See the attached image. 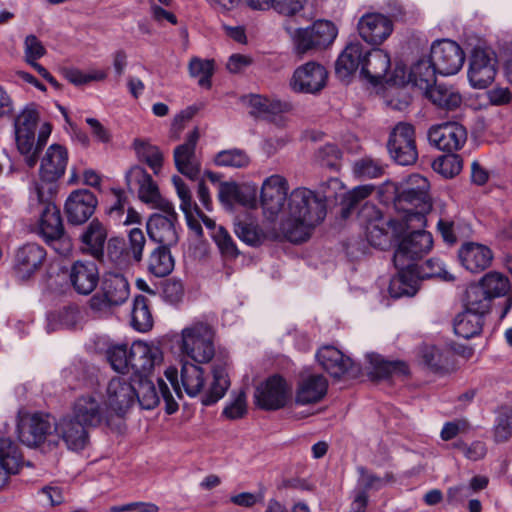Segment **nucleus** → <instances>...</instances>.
Here are the masks:
<instances>
[{"mask_svg":"<svg viewBox=\"0 0 512 512\" xmlns=\"http://www.w3.org/2000/svg\"><path fill=\"white\" fill-rule=\"evenodd\" d=\"M432 167L445 178H453L461 172L463 160L460 155L450 152L435 159Z\"/></svg>","mask_w":512,"mask_h":512,"instance_id":"55","label":"nucleus"},{"mask_svg":"<svg viewBox=\"0 0 512 512\" xmlns=\"http://www.w3.org/2000/svg\"><path fill=\"white\" fill-rule=\"evenodd\" d=\"M47 253L43 246L29 242L15 251L12 270L19 282H27L42 269Z\"/></svg>","mask_w":512,"mask_h":512,"instance_id":"11","label":"nucleus"},{"mask_svg":"<svg viewBox=\"0 0 512 512\" xmlns=\"http://www.w3.org/2000/svg\"><path fill=\"white\" fill-rule=\"evenodd\" d=\"M419 281L429 278H440L445 281H453L454 277L445 269L438 258H430L422 265L416 263L413 269Z\"/></svg>","mask_w":512,"mask_h":512,"instance_id":"54","label":"nucleus"},{"mask_svg":"<svg viewBox=\"0 0 512 512\" xmlns=\"http://www.w3.org/2000/svg\"><path fill=\"white\" fill-rule=\"evenodd\" d=\"M130 294L127 279L119 273H105L100 282V290L89 300V307L94 312H105L113 306L125 303Z\"/></svg>","mask_w":512,"mask_h":512,"instance_id":"6","label":"nucleus"},{"mask_svg":"<svg viewBox=\"0 0 512 512\" xmlns=\"http://www.w3.org/2000/svg\"><path fill=\"white\" fill-rule=\"evenodd\" d=\"M249 157L245 151L241 149H229L220 151L214 158L217 166L242 168L249 164Z\"/></svg>","mask_w":512,"mask_h":512,"instance_id":"59","label":"nucleus"},{"mask_svg":"<svg viewBox=\"0 0 512 512\" xmlns=\"http://www.w3.org/2000/svg\"><path fill=\"white\" fill-rule=\"evenodd\" d=\"M175 216L163 217V214H152L146 223V230L149 239L157 245L176 246L179 242V235Z\"/></svg>","mask_w":512,"mask_h":512,"instance_id":"25","label":"nucleus"},{"mask_svg":"<svg viewBox=\"0 0 512 512\" xmlns=\"http://www.w3.org/2000/svg\"><path fill=\"white\" fill-rule=\"evenodd\" d=\"M126 181L130 188L133 181L138 185L139 198L144 202H152L159 197L156 183L141 166L132 167L126 174Z\"/></svg>","mask_w":512,"mask_h":512,"instance_id":"36","label":"nucleus"},{"mask_svg":"<svg viewBox=\"0 0 512 512\" xmlns=\"http://www.w3.org/2000/svg\"><path fill=\"white\" fill-rule=\"evenodd\" d=\"M366 358L370 365L369 374L375 379H387L393 375H406L408 366L401 361H387L381 355L369 353Z\"/></svg>","mask_w":512,"mask_h":512,"instance_id":"38","label":"nucleus"},{"mask_svg":"<svg viewBox=\"0 0 512 512\" xmlns=\"http://www.w3.org/2000/svg\"><path fill=\"white\" fill-rule=\"evenodd\" d=\"M163 355L159 347L142 341L130 346V369L136 377L150 376L155 366L160 365Z\"/></svg>","mask_w":512,"mask_h":512,"instance_id":"22","label":"nucleus"},{"mask_svg":"<svg viewBox=\"0 0 512 512\" xmlns=\"http://www.w3.org/2000/svg\"><path fill=\"white\" fill-rule=\"evenodd\" d=\"M436 74L438 70L430 58L423 57L417 60L410 69L409 81L426 92L428 89L436 85Z\"/></svg>","mask_w":512,"mask_h":512,"instance_id":"37","label":"nucleus"},{"mask_svg":"<svg viewBox=\"0 0 512 512\" xmlns=\"http://www.w3.org/2000/svg\"><path fill=\"white\" fill-rule=\"evenodd\" d=\"M106 239L107 231L105 227L98 219H94L81 235L82 250L96 260L102 261Z\"/></svg>","mask_w":512,"mask_h":512,"instance_id":"33","label":"nucleus"},{"mask_svg":"<svg viewBox=\"0 0 512 512\" xmlns=\"http://www.w3.org/2000/svg\"><path fill=\"white\" fill-rule=\"evenodd\" d=\"M387 225L398 240L393 256L394 266L415 268L416 263L432 249V234L424 230L425 227H414L411 223H399L398 220H389Z\"/></svg>","mask_w":512,"mask_h":512,"instance_id":"4","label":"nucleus"},{"mask_svg":"<svg viewBox=\"0 0 512 512\" xmlns=\"http://www.w3.org/2000/svg\"><path fill=\"white\" fill-rule=\"evenodd\" d=\"M211 237L213 238L223 257L228 259H235L240 254V251L238 250L231 235L223 226H219L215 232H212Z\"/></svg>","mask_w":512,"mask_h":512,"instance_id":"61","label":"nucleus"},{"mask_svg":"<svg viewBox=\"0 0 512 512\" xmlns=\"http://www.w3.org/2000/svg\"><path fill=\"white\" fill-rule=\"evenodd\" d=\"M429 56L438 74L443 76L458 73L465 61V53L460 45L449 39L435 41Z\"/></svg>","mask_w":512,"mask_h":512,"instance_id":"12","label":"nucleus"},{"mask_svg":"<svg viewBox=\"0 0 512 512\" xmlns=\"http://www.w3.org/2000/svg\"><path fill=\"white\" fill-rule=\"evenodd\" d=\"M316 358L323 369L334 378H341L345 374L355 377L360 372V366L334 346L322 347L316 353Z\"/></svg>","mask_w":512,"mask_h":512,"instance_id":"20","label":"nucleus"},{"mask_svg":"<svg viewBox=\"0 0 512 512\" xmlns=\"http://www.w3.org/2000/svg\"><path fill=\"white\" fill-rule=\"evenodd\" d=\"M133 145L139 160L145 162L154 174H158L163 164V154L160 149L140 139H135Z\"/></svg>","mask_w":512,"mask_h":512,"instance_id":"50","label":"nucleus"},{"mask_svg":"<svg viewBox=\"0 0 512 512\" xmlns=\"http://www.w3.org/2000/svg\"><path fill=\"white\" fill-rule=\"evenodd\" d=\"M497 73L496 53L490 48L476 46L469 59L468 79L473 88H487Z\"/></svg>","mask_w":512,"mask_h":512,"instance_id":"10","label":"nucleus"},{"mask_svg":"<svg viewBox=\"0 0 512 512\" xmlns=\"http://www.w3.org/2000/svg\"><path fill=\"white\" fill-rule=\"evenodd\" d=\"M484 317V315L464 309L454 319L455 333L464 339L479 335L483 329Z\"/></svg>","mask_w":512,"mask_h":512,"instance_id":"41","label":"nucleus"},{"mask_svg":"<svg viewBox=\"0 0 512 512\" xmlns=\"http://www.w3.org/2000/svg\"><path fill=\"white\" fill-rule=\"evenodd\" d=\"M430 184L425 177L412 175L405 185L394 187L393 205L399 215L390 220L426 227V215L432 210Z\"/></svg>","mask_w":512,"mask_h":512,"instance_id":"2","label":"nucleus"},{"mask_svg":"<svg viewBox=\"0 0 512 512\" xmlns=\"http://www.w3.org/2000/svg\"><path fill=\"white\" fill-rule=\"evenodd\" d=\"M290 396V387L286 380L278 375L268 377L257 386L254 397L256 405L266 411L283 408Z\"/></svg>","mask_w":512,"mask_h":512,"instance_id":"13","label":"nucleus"},{"mask_svg":"<svg viewBox=\"0 0 512 512\" xmlns=\"http://www.w3.org/2000/svg\"><path fill=\"white\" fill-rule=\"evenodd\" d=\"M390 68V57L381 49L365 51L361 74L373 84H379Z\"/></svg>","mask_w":512,"mask_h":512,"instance_id":"31","label":"nucleus"},{"mask_svg":"<svg viewBox=\"0 0 512 512\" xmlns=\"http://www.w3.org/2000/svg\"><path fill=\"white\" fill-rule=\"evenodd\" d=\"M385 166L380 160L363 157L353 164V173L360 179L379 178L384 174Z\"/></svg>","mask_w":512,"mask_h":512,"instance_id":"56","label":"nucleus"},{"mask_svg":"<svg viewBox=\"0 0 512 512\" xmlns=\"http://www.w3.org/2000/svg\"><path fill=\"white\" fill-rule=\"evenodd\" d=\"M153 323L148 299L143 295H137L133 300L131 311L132 327L139 332H148L152 329Z\"/></svg>","mask_w":512,"mask_h":512,"instance_id":"45","label":"nucleus"},{"mask_svg":"<svg viewBox=\"0 0 512 512\" xmlns=\"http://www.w3.org/2000/svg\"><path fill=\"white\" fill-rule=\"evenodd\" d=\"M428 140L439 150L453 152L461 149L466 143L467 131L458 122H444L429 129Z\"/></svg>","mask_w":512,"mask_h":512,"instance_id":"17","label":"nucleus"},{"mask_svg":"<svg viewBox=\"0 0 512 512\" xmlns=\"http://www.w3.org/2000/svg\"><path fill=\"white\" fill-rule=\"evenodd\" d=\"M364 55L365 51L361 43L348 44L335 63V73L337 77L344 80L355 73L358 68H360L361 71Z\"/></svg>","mask_w":512,"mask_h":512,"instance_id":"32","label":"nucleus"},{"mask_svg":"<svg viewBox=\"0 0 512 512\" xmlns=\"http://www.w3.org/2000/svg\"><path fill=\"white\" fill-rule=\"evenodd\" d=\"M172 246L157 245L147 259V270L156 277L168 276L174 269L175 260L171 254Z\"/></svg>","mask_w":512,"mask_h":512,"instance_id":"39","label":"nucleus"},{"mask_svg":"<svg viewBox=\"0 0 512 512\" xmlns=\"http://www.w3.org/2000/svg\"><path fill=\"white\" fill-rule=\"evenodd\" d=\"M0 463L10 473H18L22 468L23 456L19 446L10 438H0Z\"/></svg>","mask_w":512,"mask_h":512,"instance_id":"47","label":"nucleus"},{"mask_svg":"<svg viewBox=\"0 0 512 512\" xmlns=\"http://www.w3.org/2000/svg\"><path fill=\"white\" fill-rule=\"evenodd\" d=\"M492 301V298L478 282L467 287L464 298L465 309L486 316L490 312Z\"/></svg>","mask_w":512,"mask_h":512,"instance_id":"43","label":"nucleus"},{"mask_svg":"<svg viewBox=\"0 0 512 512\" xmlns=\"http://www.w3.org/2000/svg\"><path fill=\"white\" fill-rule=\"evenodd\" d=\"M288 182L280 175L266 178L261 187V205L268 218L273 219L279 212L284 211L288 199Z\"/></svg>","mask_w":512,"mask_h":512,"instance_id":"15","label":"nucleus"},{"mask_svg":"<svg viewBox=\"0 0 512 512\" xmlns=\"http://www.w3.org/2000/svg\"><path fill=\"white\" fill-rule=\"evenodd\" d=\"M107 404L119 416H123L136 403V386L125 376L113 377L106 388Z\"/></svg>","mask_w":512,"mask_h":512,"instance_id":"18","label":"nucleus"},{"mask_svg":"<svg viewBox=\"0 0 512 512\" xmlns=\"http://www.w3.org/2000/svg\"><path fill=\"white\" fill-rule=\"evenodd\" d=\"M98 200L88 189L72 191L66 199L64 211L67 221L73 225H81L94 214Z\"/></svg>","mask_w":512,"mask_h":512,"instance_id":"19","label":"nucleus"},{"mask_svg":"<svg viewBox=\"0 0 512 512\" xmlns=\"http://www.w3.org/2000/svg\"><path fill=\"white\" fill-rule=\"evenodd\" d=\"M100 281L99 269L93 261H75L69 270V283L80 295H89Z\"/></svg>","mask_w":512,"mask_h":512,"instance_id":"24","label":"nucleus"},{"mask_svg":"<svg viewBox=\"0 0 512 512\" xmlns=\"http://www.w3.org/2000/svg\"><path fill=\"white\" fill-rule=\"evenodd\" d=\"M15 141L19 152L25 156V163L29 168H34L38 162L35 150V132L15 133Z\"/></svg>","mask_w":512,"mask_h":512,"instance_id":"57","label":"nucleus"},{"mask_svg":"<svg viewBox=\"0 0 512 512\" xmlns=\"http://www.w3.org/2000/svg\"><path fill=\"white\" fill-rule=\"evenodd\" d=\"M107 359L111 367L120 373L128 372L130 369V347L126 344L112 345L107 349Z\"/></svg>","mask_w":512,"mask_h":512,"instance_id":"58","label":"nucleus"},{"mask_svg":"<svg viewBox=\"0 0 512 512\" xmlns=\"http://www.w3.org/2000/svg\"><path fill=\"white\" fill-rule=\"evenodd\" d=\"M68 152L60 144H52L41 159L39 175L43 182L54 183L60 179L66 170Z\"/></svg>","mask_w":512,"mask_h":512,"instance_id":"26","label":"nucleus"},{"mask_svg":"<svg viewBox=\"0 0 512 512\" xmlns=\"http://www.w3.org/2000/svg\"><path fill=\"white\" fill-rule=\"evenodd\" d=\"M0 463L10 473H18L22 468L23 456L19 446L10 438H0Z\"/></svg>","mask_w":512,"mask_h":512,"instance_id":"46","label":"nucleus"},{"mask_svg":"<svg viewBox=\"0 0 512 512\" xmlns=\"http://www.w3.org/2000/svg\"><path fill=\"white\" fill-rule=\"evenodd\" d=\"M218 197L223 204L227 205H232L235 202L241 203L243 205L249 204V201L245 199L244 191L240 189L236 183H221Z\"/></svg>","mask_w":512,"mask_h":512,"instance_id":"63","label":"nucleus"},{"mask_svg":"<svg viewBox=\"0 0 512 512\" xmlns=\"http://www.w3.org/2000/svg\"><path fill=\"white\" fill-rule=\"evenodd\" d=\"M358 31L361 38L372 45H379L393 31L392 21L380 13H367L358 21Z\"/></svg>","mask_w":512,"mask_h":512,"instance_id":"23","label":"nucleus"},{"mask_svg":"<svg viewBox=\"0 0 512 512\" xmlns=\"http://www.w3.org/2000/svg\"><path fill=\"white\" fill-rule=\"evenodd\" d=\"M17 433L19 440L28 447H39L47 443L58 444L57 422L50 414L25 413L18 417Z\"/></svg>","mask_w":512,"mask_h":512,"instance_id":"5","label":"nucleus"},{"mask_svg":"<svg viewBox=\"0 0 512 512\" xmlns=\"http://www.w3.org/2000/svg\"><path fill=\"white\" fill-rule=\"evenodd\" d=\"M327 389L328 381L323 375H309L300 381L295 402L299 405L318 403L326 395Z\"/></svg>","mask_w":512,"mask_h":512,"instance_id":"30","label":"nucleus"},{"mask_svg":"<svg viewBox=\"0 0 512 512\" xmlns=\"http://www.w3.org/2000/svg\"><path fill=\"white\" fill-rule=\"evenodd\" d=\"M188 70L191 77H198V84L202 88L210 89L212 86L211 78L215 70L213 59H201L193 57L188 64Z\"/></svg>","mask_w":512,"mask_h":512,"instance_id":"51","label":"nucleus"},{"mask_svg":"<svg viewBox=\"0 0 512 512\" xmlns=\"http://www.w3.org/2000/svg\"><path fill=\"white\" fill-rule=\"evenodd\" d=\"M337 36V28L328 20L315 21L307 28L295 31L294 42L298 54L312 49H322L333 43Z\"/></svg>","mask_w":512,"mask_h":512,"instance_id":"9","label":"nucleus"},{"mask_svg":"<svg viewBox=\"0 0 512 512\" xmlns=\"http://www.w3.org/2000/svg\"><path fill=\"white\" fill-rule=\"evenodd\" d=\"M374 188L371 184L360 185L347 192L341 201V217L348 218L352 211L371 195Z\"/></svg>","mask_w":512,"mask_h":512,"instance_id":"53","label":"nucleus"},{"mask_svg":"<svg viewBox=\"0 0 512 512\" xmlns=\"http://www.w3.org/2000/svg\"><path fill=\"white\" fill-rule=\"evenodd\" d=\"M0 463L10 473H18L22 468L23 456L19 446L10 438H0Z\"/></svg>","mask_w":512,"mask_h":512,"instance_id":"48","label":"nucleus"},{"mask_svg":"<svg viewBox=\"0 0 512 512\" xmlns=\"http://www.w3.org/2000/svg\"><path fill=\"white\" fill-rule=\"evenodd\" d=\"M478 283L492 300L505 296L511 287L508 277L496 271L486 273Z\"/></svg>","mask_w":512,"mask_h":512,"instance_id":"49","label":"nucleus"},{"mask_svg":"<svg viewBox=\"0 0 512 512\" xmlns=\"http://www.w3.org/2000/svg\"><path fill=\"white\" fill-rule=\"evenodd\" d=\"M88 428L73 416L63 417L57 422L58 440L62 438L70 450H82L88 442Z\"/></svg>","mask_w":512,"mask_h":512,"instance_id":"29","label":"nucleus"},{"mask_svg":"<svg viewBox=\"0 0 512 512\" xmlns=\"http://www.w3.org/2000/svg\"><path fill=\"white\" fill-rule=\"evenodd\" d=\"M458 258L465 269L472 273H479L490 266L493 254L485 245L466 242L460 247Z\"/></svg>","mask_w":512,"mask_h":512,"instance_id":"27","label":"nucleus"},{"mask_svg":"<svg viewBox=\"0 0 512 512\" xmlns=\"http://www.w3.org/2000/svg\"><path fill=\"white\" fill-rule=\"evenodd\" d=\"M137 384L136 402L139 403L141 408L146 410L155 408L159 404L160 397L153 381L149 379V376L138 377Z\"/></svg>","mask_w":512,"mask_h":512,"instance_id":"52","label":"nucleus"},{"mask_svg":"<svg viewBox=\"0 0 512 512\" xmlns=\"http://www.w3.org/2000/svg\"><path fill=\"white\" fill-rule=\"evenodd\" d=\"M423 363L432 371L439 372L446 366V359L442 351L433 345H423L420 348Z\"/></svg>","mask_w":512,"mask_h":512,"instance_id":"62","label":"nucleus"},{"mask_svg":"<svg viewBox=\"0 0 512 512\" xmlns=\"http://www.w3.org/2000/svg\"><path fill=\"white\" fill-rule=\"evenodd\" d=\"M172 182L176 188L177 194L181 200L180 208L183 211L188 228L193 231L196 236L200 237L203 235V229L199 222V219L194 211V203L188 186L185 184L183 179L177 175H174Z\"/></svg>","mask_w":512,"mask_h":512,"instance_id":"35","label":"nucleus"},{"mask_svg":"<svg viewBox=\"0 0 512 512\" xmlns=\"http://www.w3.org/2000/svg\"><path fill=\"white\" fill-rule=\"evenodd\" d=\"M72 416L89 428H96L107 420L108 407L100 395L88 393L76 398Z\"/></svg>","mask_w":512,"mask_h":512,"instance_id":"14","label":"nucleus"},{"mask_svg":"<svg viewBox=\"0 0 512 512\" xmlns=\"http://www.w3.org/2000/svg\"><path fill=\"white\" fill-rule=\"evenodd\" d=\"M327 78L328 72L325 67L310 61L294 71L290 85L296 92L316 94L326 86Z\"/></svg>","mask_w":512,"mask_h":512,"instance_id":"16","label":"nucleus"},{"mask_svg":"<svg viewBox=\"0 0 512 512\" xmlns=\"http://www.w3.org/2000/svg\"><path fill=\"white\" fill-rule=\"evenodd\" d=\"M211 327L205 323H196L182 330L181 350L197 363H208L215 350Z\"/></svg>","mask_w":512,"mask_h":512,"instance_id":"8","label":"nucleus"},{"mask_svg":"<svg viewBox=\"0 0 512 512\" xmlns=\"http://www.w3.org/2000/svg\"><path fill=\"white\" fill-rule=\"evenodd\" d=\"M285 213L287 217L280 226L285 238L296 244L305 242L326 217V196L306 187H297L288 196Z\"/></svg>","mask_w":512,"mask_h":512,"instance_id":"1","label":"nucleus"},{"mask_svg":"<svg viewBox=\"0 0 512 512\" xmlns=\"http://www.w3.org/2000/svg\"><path fill=\"white\" fill-rule=\"evenodd\" d=\"M247 414L246 393L238 392L223 409L222 415L229 420L243 418Z\"/></svg>","mask_w":512,"mask_h":512,"instance_id":"64","label":"nucleus"},{"mask_svg":"<svg viewBox=\"0 0 512 512\" xmlns=\"http://www.w3.org/2000/svg\"><path fill=\"white\" fill-rule=\"evenodd\" d=\"M397 275L390 280L389 293L393 298L414 296L419 289V279L413 267H395Z\"/></svg>","mask_w":512,"mask_h":512,"instance_id":"34","label":"nucleus"},{"mask_svg":"<svg viewBox=\"0 0 512 512\" xmlns=\"http://www.w3.org/2000/svg\"><path fill=\"white\" fill-rule=\"evenodd\" d=\"M38 120L39 115L34 104L27 105L14 118V133L36 132Z\"/></svg>","mask_w":512,"mask_h":512,"instance_id":"60","label":"nucleus"},{"mask_svg":"<svg viewBox=\"0 0 512 512\" xmlns=\"http://www.w3.org/2000/svg\"><path fill=\"white\" fill-rule=\"evenodd\" d=\"M53 189L35 182L30 196V205L40 213L39 230L45 242L59 254H66L70 244L64 239V226L60 210L51 201Z\"/></svg>","mask_w":512,"mask_h":512,"instance_id":"3","label":"nucleus"},{"mask_svg":"<svg viewBox=\"0 0 512 512\" xmlns=\"http://www.w3.org/2000/svg\"><path fill=\"white\" fill-rule=\"evenodd\" d=\"M249 106L251 107V115L264 119H270L273 116L287 112L291 107L289 103L269 99L260 95H251Z\"/></svg>","mask_w":512,"mask_h":512,"instance_id":"42","label":"nucleus"},{"mask_svg":"<svg viewBox=\"0 0 512 512\" xmlns=\"http://www.w3.org/2000/svg\"><path fill=\"white\" fill-rule=\"evenodd\" d=\"M228 362L224 358H216L212 364L213 380L201 398L204 406H211L222 399L230 387V380L227 372Z\"/></svg>","mask_w":512,"mask_h":512,"instance_id":"28","label":"nucleus"},{"mask_svg":"<svg viewBox=\"0 0 512 512\" xmlns=\"http://www.w3.org/2000/svg\"><path fill=\"white\" fill-rule=\"evenodd\" d=\"M387 150L390 158L401 166L414 164L418 159V150L415 140V128L406 122H399L391 130Z\"/></svg>","mask_w":512,"mask_h":512,"instance_id":"7","label":"nucleus"},{"mask_svg":"<svg viewBox=\"0 0 512 512\" xmlns=\"http://www.w3.org/2000/svg\"><path fill=\"white\" fill-rule=\"evenodd\" d=\"M199 130L195 127L187 136L186 141L174 149V162L179 173L191 180L198 179L201 165L196 158V145Z\"/></svg>","mask_w":512,"mask_h":512,"instance_id":"21","label":"nucleus"},{"mask_svg":"<svg viewBox=\"0 0 512 512\" xmlns=\"http://www.w3.org/2000/svg\"><path fill=\"white\" fill-rule=\"evenodd\" d=\"M181 383L190 397L197 396L204 387V370L193 363L184 362L180 372Z\"/></svg>","mask_w":512,"mask_h":512,"instance_id":"44","label":"nucleus"},{"mask_svg":"<svg viewBox=\"0 0 512 512\" xmlns=\"http://www.w3.org/2000/svg\"><path fill=\"white\" fill-rule=\"evenodd\" d=\"M424 93L435 106L445 111H453L462 103L459 92L442 84H436Z\"/></svg>","mask_w":512,"mask_h":512,"instance_id":"40","label":"nucleus"}]
</instances>
